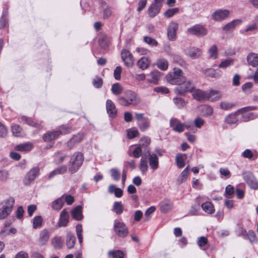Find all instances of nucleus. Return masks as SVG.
<instances>
[{
	"instance_id": "obj_57",
	"label": "nucleus",
	"mask_w": 258,
	"mask_h": 258,
	"mask_svg": "<svg viewBox=\"0 0 258 258\" xmlns=\"http://www.w3.org/2000/svg\"><path fill=\"white\" fill-rule=\"evenodd\" d=\"M173 102L178 108H182L185 105L184 100L180 97L174 98Z\"/></svg>"
},
{
	"instance_id": "obj_22",
	"label": "nucleus",
	"mask_w": 258,
	"mask_h": 258,
	"mask_svg": "<svg viewBox=\"0 0 258 258\" xmlns=\"http://www.w3.org/2000/svg\"><path fill=\"white\" fill-rule=\"evenodd\" d=\"M246 60L249 65L253 67H258V54L249 53L247 56Z\"/></svg>"
},
{
	"instance_id": "obj_41",
	"label": "nucleus",
	"mask_w": 258,
	"mask_h": 258,
	"mask_svg": "<svg viewBox=\"0 0 258 258\" xmlns=\"http://www.w3.org/2000/svg\"><path fill=\"white\" fill-rule=\"evenodd\" d=\"M156 65L159 69L165 71L168 69V62L165 59L161 58L157 60Z\"/></svg>"
},
{
	"instance_id": "obj_55",
	"label": "nucleus",
	"mask_w": 258,
	"mask_h": 258,
	"mask_svg": "<svg viewBox=\"0 0 258 258\" xmlns=\"http://www.w3.org/2000/svg\"><path fill=\"white\" fill-rule=\"evenodd\" d=\"M9 177L8 171L4 169H0V181L6 182Z\"/></svg>"
},
{
	"instance_id": "obj_7",
	"label": "nucleus",
	"mask_w": 258,
	"mask_h": 258,
	"mask_svg": "<svg viewBox=\"0 0 258 258\" xmlns=\"http://www.w3.org/2000/svg\"><path fill=\"white\" fill-rule=\"evenodd\" d=\"M191 93L193 98L199 101H207L211 95L217 93V92L215 91H212L211 93H208V92L198 89H194Z\"/></svg>"
},
{
	"instance_id": "obj_11",
	"label": "nucleus",
	"mask_w": 258,
	"mask_h": 258,
	"mask_svg": "<svg viewBox=\"0 0 258 258\" xmlns=\"http://www.w3.org/2000/svg\"><path fill=\"white\" fill-rule=\"evenodd\" d=\"M187 32L191 35L201 37L207 35V30L201 25H195L188 28Z\"/></svg>"
},
{
	"instance_id": "obj_53",
	"label": "nucleus",
	"mask_w": 258,
	"mask_h": 258,
	"mask_svg": "<svg viewBox=\"0 0 258 258\" xmlns=\"http://www.w3.org/2000/svg\"><path fill=\"white\" fill-rule=\"evenodd\" d=\"M76 230L77 235L78 238L79 242L80 243H82L83 242V235H82V226L81 224H78L76 227Z\"/></svg>"
},
{
	"instance_id": "obj_58",
	"label": "nucleus",
	"mask_w": 258,
	"mask_h": 258,
	"mask_svg": "<svg viewBox=\"0 0 258 258\" xmlns=\"http://www.w3.org/2000/svg\"><path fill=\"white\" fill-rule=\"evenodd\" d=\"M110 173L112 178L116 181L119 180L120 177V173L116 168H112L110 169Z\"/></svg>"
},
{
	"instance_id": "obj_63",
	"label": "nucleus",
	"mask_w": 258,
	"mask_h": 258,
	"mask_svg": "<svg viewBox=\"0 0 258 258\" xmlns=\"http://www.w3.org/2000/svg\"><path fill=\"white\" fill-rule=\"evenodd\" d=\"M186 128L189 131L195 133L197 132V129L195 124L192 123L185 122L184 123V128Z\"/></svg>"
},
{
	"instance_id": "obj_1",
	"label": "nucleus",
	"mask_w": 258,
	"mask_h": 258,
	"mask_svg": "<svg viewBox=\"0 0 258 258\" xmlns=\"http://www.w3.org/2000/svg\"><path fill=\"white\" fill-rule=\"evenodd\" d=\"M125 97H119L117 99L118 103L123 106L136 105L140 102V98L136 92L128 90L125 92Z\"/></svg>"
},
{
	"instance_id": "obj_16",
	"label": "nucleus",
	"mask_w": 258,
	"mask_h": 258,
	"mask_svg": "<svg viewBox=\"0 0 258 258\" xmlns=\"http://www.w3.org/2000/svg\"><path fill=\"white\" fill-rule=\"evenodd\" d=\"M170 126L175 132L181 133L184 131V123L175 118H172L170 119Z\"/></svg>"
},
{
	"instance_id": "obj_56",
	"label": "nucleus",
	"mask_w": 258,
	"mask_h": 258,
	"mask_svg": "<svg viewBox=\"0 0 258 258\" xmlns=\"http://www.w3.org/2000/svg\"><path fill=\"white\" fill-rule=\"evenodd\" d=\"M179 9L178 8H175L172 9H169L167 10L164 13V16L167 18H170L174 15L175 14L178 13Z\"/></svg>"
},
{
	"instance_id": "obj_4",
	"label": "nucleus",
	"mask_w": 258,
	"mask_h": 258,
	"mask_svg": "<svg viewBox=\"0 0 258 258\" xmlns=\"http://www.w3.org/2000/svg\"><path fill=\"white\" fill-rule=\"evenodd\" d=\"M84 156L81 152L75 153L71 157L70 161L69 171L73 174L76 172L82 165Z\"/></svg>"
},
{
	"instance_id": "obj_21",
	"label": "nucleus",
	"mask_w": 258,
	"mask_h": 258,
	"mask_svg": "<svg viewBox=\"0 0 258 258\" xmlns=\"http://www.w3.org/2000/svg\"><path fill=\"white\" fill-rule=\"evenodd\" d=\"M147 153L149 155V162L151 168L153 170L157 169L159 166L158 157L155 154H150L149 150L147 151Z\"/></svg>"
},
{
	"instance_id": "obj_24",
	"label": "nucleus",
	"mask_w": 258,
	"mask_h": 258,
	"mask_svg": "<svg viewBox=\"0 0 258 258\" xmlns=\"http://www.w3.org/2000/svg\"><path fill=\"white\" fill-rule=\"evenodd\" d=\"M238 116L239 114L237 111L227 115L225 118V121L229 124H235L240 120Z\"/></svg>"
},
{
	"instance_id": "obj_38",
	"label": "nucleus",
	"mask_w": 258,
	"mask_h": 258,
	"mask_svg": "<svg viewBox=\"0 0 258 258\" xmlns=\"http://www.w3.org/2000/svg\"><path fill=\"white\" fill-rule=\"evenodd\" d=\"M123 205L121 202H115L113 204V211L118 215H120L123 211Z\"/></svg>"
},
{
	"instance_id": "obj_40",
	"label": "nucleus",
	"mask_w": 258,
	"mask_h": 258,
	"mask_svg": "<svg viewBox=\"0 0 258 258\" xmlns=\"http://www.w3.org/2000/svg\"><path fill=\"white\" fill-rule=\"evenodd\" d=\"M51 244L54 248L60 249L63 245V241L60 237H55L52 239Z\"/></svg>"
},
{
	"instance_id": "obj_12",
	"label": "nucleus",
	"mask_w": 258,
	"mask_h": 258,
	"mask_svg": "<svg viewBox=\"0 0 258 258\" xmlns=\"http://www.w3.org/2000/svg\"><path fill=\"white\" fill-rule=\"evenodd\" d=\"M178 29V24L176 22H171L167 28V36L170 41H174L176 39L177 31Z\"/></svg>"
},
{
	"instance_id": "obj_8",
	"label": "nucleus",
	"mask_w": 258,
	"mask_h": 258,
	"mask_svg": "<svg viewBox=\"0 0 258 258\" xmlns=\"http://www.w3.org/2000/svg\"><path fill=\"white\" fill-rule=\"evenodd\" d=\"M255 109V107L248 106L242 108L237 110L239 115H241L242 117L240 120L247 121L249 120L254 119L255 118L254 114L252 112H250V111L254 110Z\"/></svg>"
},
{
	"instance_id": "obj_14",
	"label": "nucleus",
	"mask_w": 258,
	"mask_h": 258,
	"mask_svg": "<svg viewBox=\"0 0 258 258\" xmlns=\"http://www.w3.org/2000/svg\"><path fill=\"white\" fill-rule=\"evenodd\" d=\"M40 169L38 167L32 168L27 174L25 178V183L28 184L33 181L39 174Z\"/></svg>"
},
{
	"instance_id": "obj_18",
	"label": "nucleus",
	"mask_w": 258,
	"mask_h": 258,
	"mask_svg": "<svg viewBox=\"0 0 258 258\" xmlns=\"http://www.w3.org/2000/svg\"><path fill=\"white\" fill-rule=\"evenodd\" d=\"M69 221V214L65 209L63 210L59 215V218L58 222V226L59 227H66L67 226Z\"/></svg>"
},
{
	"instance_id": "obj_48",
	"label": "nucleus",
	"mask_w": 258,
	"mask_h": 258,
	"mask_svg": "<svg viewBox=\"0 0 258 258\" xmlns=\"http://www.w3.org/2000/svg\"><path fill=\"white\" fill-rule=\"evenodd\" d=\"M11 130L13 134L17 137L21 136L22 135V129L20 125L17 124H12L11 125Z\"/></svg>"
},
{
	"instance_id": "obj_35",
	"label": "nucleus",
	"mask_w": 258,
	"mask_h": 258,
	"mask_svg": "<svg viewBox=\"0 0 258 258\" xmlns=\"http://www.w3.org/2000/svg\"><path fill=\"white\" fill-rule=\"evenodd\" d=\"M150 76L151 79L149 80V82L156 84L159 79L162 77V74L158 71H154L150 73Z\"/></svg>"
},
{
	"instance_id": "obj_39",
	"label": "nucleus",
	"mask_w": 258,
	"mask_h": 258,
	"mask_svg": "<svg viewBox=\"0 0 258 258\" xmlns=\"http://www.w3.org/2000/svg\"><path fill=\"white\" fill-rule=\"evenodd\" d=\"M111 92L115 95H118L122 92L123 88L118 83H116L112 85Z\"/></svg>"
},
{
	"instance_id": "obj_52",
	"label": "nucleus",
	"mask_w": 258,
	"mask_h": 258,
	"mask_svg": "<svg viewBox=\"0 0 258 258\" xmlns=\"http://www.w3.org/2000/svg\"><path fill=\"white\" fill-rule=\"evenodd\" d=\"M235 104L232 102L222 101L220 103V107L223 110H229L234 106Z\"/></svg>"
},
{
	"instance_id": "obj_6",
	"label": "nucleus",
	"mask_w": 258,
	"mask_h": 258,
	"mask_svg": "<svg viewBox=\"0 0 258 258\" xmlns=\"http://www.w3.org/2000/svg\"><path fill=\"white\" fill-rule=\"evenodd\" d=\"M70 128L65 125H62L59 130L49 132L45 134L43 139L45 142H50L52 140H55L61 134H67L69 132Z\"/></svg>"
},
{
	"instance_id": "obj_13",
	"label": "nucleus",
	"mask_w": 258,
	"mask_h": 258,
	"mask_svg": "<svg viewBox=\"0 0 258 258\" xmlns=\"http://www.w3.org/2000/svg\"><path fill=\"white\" fill-rule=\"evenodd\" d=\"M229 14L230 12L227 10L219 9L212 14V18L215 21H221L226 19Z\"/></svg>"
},
{
	"instance_id": "obj_43",
	"label": "nucleus",
	"mask_w": 258,
	"mask_h": 258,
	"mask_svg": "<svg viewBox=\"0 0 258 258\" xmlns=\"http://www.w3.org/2000/svg\"><path fill=\"white\" fill-rule=\"evenodd\" d=\"M202 112L204 116H209L213 114V109L210 105H205L202 106Z\"/></svg>"
},
{
	"instance_id": "obj_37",
	"label": "nucleus",
	"mask_w": 258,
	"mask_h": 258,
	"mask_svg": "<svg viewBox=\"0 0 258 258\" xmlns=\"http://www.w3.org/2000/svg\"><path fill=\"white\" fill-rule=\"evenodd\" d=\"M150 64L148 59L145 57H142L137 62V66L142 70L147 69Z\"/></svg>"
},
{
	"instance_id": "obj_34",
	"label": "nucleus",
	"mask_w": 258,
	"mask_h": 258,
	"mask_svg": "<svg viewBox=\"0 0 258 258\" xmlns=\"http://www.w3.org/2000/svg\"><path fill=\"white\" fill-rule=\"evenodd\" d=\"M202 208L206 213L208 214H213L215 212L214 205L211 202H207L202 204Z\"/></svg>"
},
{
	"instance_id": "obj_51",
	"label": "nucleus",
	"mask_w": 258,
	"mask_h": 258,
	"mask_svg": "<svg viewBox=\"0 0 258 258\" xmlns=\"http://www.w3.org/2000/svg\"><path fill=\"white\" fill-rule=\"evenodd\" d=\"M108 254L113 258H124V253L120 250L109 251Z\"/></svg>"
},
{
	"instance_id": "obj_29",
	"label": "nucleus",
	"mask_w": 258,
	"mask_h": 258,
	"mask_svg": "<svg viewBox=\"0 0 258 258\" xmlns=\"http://www.w3.org/2000/svg\"><path fill=\"white\" fill-rule=\"evenodd\" d=\"M64 202V196L54 200L52 204L51 207L52 209L55 211L60 210L63 207Z\"/></svg>"
},
{
	"instance_id": "obj_50",
	"label": "nucleus",
	"mask_w": 258,
	"mask_h": 258,
	"mask_svg": "<svg viewBox=\"0 0 258 258\" xmlns=\"http://www.w3.org/2000/svg\"><path fill=\"white\" fill-rule=\"evenodd\" d=\"M99 43L101 47L105 49L108 47L109 45V41L107 39V37L106 36H103L99 38Z\"/></svg>"
},
{
	"instance_id": "obj_20",
	"label": "nucleus",
	"mask_w": 258,
	"mask_h": 258,
	"mask_svg": "<svg viewBox=\"0 0 258 258\" xmlns=\"http://www.w3.org/2000/svg\"><path fill=\"white\" fill-rule=\"evenodd\" d=\"M161 212L166 213L171 211L173 208L172 203L168 199H164L159 204Z\"/></svg>"
},
{
	"instance_id": "obj_31",
	"label": "nucleus",
	"mask_w": 258,
	"mask_h": 258,
	"mask_svg": "<svg viewBox=\"0 0 258 258\" xmlns=\"http://www.w3.org/2000/svg\"><path fill=\"white\" fill-rule=\"evenodd\" d=\"M32 145L29 143L21 144L15 146L14 149L16 151L27 152L32 149Z\"/></svg>"
},
{
	"instance_id": "obj_64",
	"label": "nucleus",
	"mask_w": 258,
	"mask_h": 258,
	"mask_svg": "<svg viewBox=\"0 0 258 258\" xmlns=\"http://www.w3.org/2000/svg\"><path fill=\"white\" fill-rule=\"evenodd\" d=\"M122 68L120 66L116 67L114 70L113 75L114 77L116 80H119L121 78V73Z\"/></svg>"
},
{
	"instance_id": "obj_44",
	"label": "nucleus",
	"mask_w": 258,
	"mask_h": 258,
	"mask_svg": "<svg viewBox=\"0 0 258 258\" xmlns=\"http://www.w3.org/2000/svg\"><path fill=\"white\" fill-rule=\"evenodd\" d=\"M217 47L216 45L212 46L208 50L209 56L213 59H215L217 58Z\"/></svg>"
},
{
	"instance_id": "obj_47",
	"label": "nucleus",
	"mask_w": 258,
	"mask_h": 258,
	"mask_svg": "<svg viewBox=\"0 0 258 258\" xmlns=\"http://www.w3.org/2000/svg\"><path fill=\"white\" fill-rule=\"evenodd\" d=\"M143 40L145 43L151 46L156 47L158 44L157 41L155 39L147 36L144 37Z\"/></svg>"
},
{
	"instance_id": "obj_33",
	"label": "nucleus",
	"mask_w": 258,
	"mask_h": 258,
	"mask_svg": "<svg viewBox=\"0 0 258 258\" xmlns=\"http://www.w3.org/2000/svg\"><path fill=\"white\" fill-rule=\"evenodd\" d=\"M76 242V237L75 235L72 233H68L67 235L66 244L68 248H72L74 247Z\"/></svg>"
},
{
	"instance_id": "obj_46",
	"label": "nucleus",
	"mask_w": 258,
	"mask_h": 258,
	"mask_svg": "<svg viewBox=\"0 0 258 258\" xmlns=\"http://www.w3.org/2000/svg\"><path fill=\"white\" fill-rule=\"evenodd\" d=\"M138 124L141 130L144 131L149 127L150 122L149 118H146L138 123Z\"/></svg>"
},
{
	"instance_id": "obj_23",
	"label": "nucleus",
	"mask_w": 258,
	"mask_h": 258,
	"mask_svg": "<svg viewBox=\"0 0 258 258\" xmlns=\"http://www.w3.org/2000/svg\"><path fill=\"white\" fill-rule=\"evenodd\" d=\"M100 10L104 19L109 18L112 14L110 7L105 2L101 3Z\"/></svg>"
},
{
	"instance_id": "obj_17",
	"label": "nucleus",
	"mask_w": 258,
	"mask_h": 258,
	"mask_svg": "<svg viewBox=\"0 0 258 258\" xmlns=\"http://www.w3.org/2000/svg\"><path fill=\"white\" fill-rule=\"evenodd\" d=\"M106 108L109 116L114 118L117 115V109L114 103L110 99H107L106 102Z\"/></svg>"
},
{
	"instance_id": "obj_19",
	"label": "nucleus",
	"mask_w": 258,
	"mask_h": 258,
	"mask_svg": "<svg viewBox=\"0 0 258 258\" xmlns=\"http://www.w3.org/2000/svg\"><path fill=\"white\" fill-rule=\"evenodd\" d=\"M49 232L45 229L40 232L39 236L38 239V244L40 246L45 245L49 239Z\"/></svg>"
},
{
	"instance_id": "obj_25",
	"label": "nucleus",
	"mask_w": 258,
	"mask_h": 258,
	"mask_svg": "<svg viewBox=\"0 0 258 258\" xmlns=\"http://www.w3.org/2000/svg\"><path fill=\"white\" fill-rule=\"evenodd\" d=\"M204 74L206 76L211 78H219L222 75V72L219 69L209 68L204 71Z\"/></svg>"
},
{
	"instance_id": "obj_30",
	"label": "nucleus",
	"mask_w": 258,
	"mask_h": 258,
	"mask_svg": "<svg viewBox=\"0 0 258 258\" xmlns=\"http://www.w3.org/2000/svg\"><path fill=\"white\" fill-rule=\"evenodd\" d=\"M83 139V135L78 134L74 136L68 142V146L70 149L80 143Z\"/></svg>"
},
{
	"instance_id": "obj_36",
	"label": "nucleus",
	"mask_w": 258,
	"mask_h": 258,
	"mask_svg": "<svg viewBox=\"0 0 258 258\" xmlns=\"http://www.w3.org/2000/svg\"><path fill=\"white\" fill-rule=\"evenodd\" d=\"M139 168L143 175L146 173L148 169V165L145 157H142L141 159Z\"/></svg>"
},
{
	"instance_id": "obj_10",
	"label": "nucleus",
	"mask_w": 258,
	"mask_h": 258,
	"mask_svg": "<svg viewBox=\"0 0 258 258\" xmlns=\"http://www.w3.org/2000/svg\"><path fill=\"white\" fill-rule=\"evenodd\" d=\"M121 58L124 64L131 68L134 66V59L132 53L127 49H123L121 52Z\"/></svg>"
},
{
	"instance_id": "obj_59",
	"label": "nucleus",
	"mask_w": 258,
	"mask_h": 258,
	"mask_svg": "<svg viewBox=\"0 0 258 258\" xmlns=\"http://www.w3.org/2000/svg\"><path fill=\"white\" fill-rule=\"evenodd\" d=\"M143 147L138 145L133 151V156L134 157L138 158L140 157L142 154Z\"/></svg>"
},
{
	"instance_id": "obj_45",
	"label": "nucleus",
	"mask_w": 258,
	"mask_h": 258,
	"mask_svg": "<svg viewBox=\"0 0 258 258\" xmlns=\"http://www.w3.org/2000/svg\"><path fill=\"white\" fill-rule=\"evenodd\" d=\"M43 219L40 216H35L33 219V227L34 229H37L41 227L42 225Z\"/></svg>"
},
{
	"instance_id": "obj_9",
	"label": "nucleus",
	"mask_w": 258,
	"mask_h": 258,
	"mask_svg": "<svg viewBox=\"0 0 258 258\" xmlns=\"http://www.w3.org/2000/svg\"><path fill=\"white\" fill-rule=\"evenodd\" d=\"M113 228L115 234L119 237L124 238L128 235L127 227L122 222L115 221Z\"/></svg>"
},
{
	"instance_id": "obj_26",
	"label": "nucleus",
	"mask_w": 258,
	"mask_h": 258,
	"mask_svg": "<svg viewBox=\"0 0 258 258\" xmlns=\"http://www.w3.org/2000/svg\"><path fill=\"white\" fill-rule=\"evenodd\" d=\"M161 9L160 6L152 3L148 8V14L150 17L153 18L159 14Z\"/></svg>"
},
{
	"instance_id": "obj_32",
	"label": "nucleus",
	"mask_w": 258,
	"mask_h": 258,
	"mask_svg": "<svg viewBox=\"0 0 258 258\" xmlns=\"http://www.w3.org/2000/svg\"><path fill=\"white\" fill-rule=\"evenodd\" d=\"M241 23V20L240 19H235L231 22L227 23L223 27V30L225 31H230L234 29L235 27L239 25Z\"/></svg>"
},
{
	"instance_id": "obj_3",
	"label": "nucleus",
	"mask_w": 258,
	"mask_h": 258,
	"mask_svg": "<svg viewBox=\"0 0 258 258\" xmlns=\"http://www.w3.org/2000/svg\"><path fill=\"white\" fill-rule=\"evenodd\" d=\"M14 203V199L10 197L0 204V219H5L12 213Z\"/></svg>"
},
{
	"instance_id": "obj_28",
	"label": "nucleus",
	"mask_w": 258,
	"mask_h": 258,
	"mask_svg": "<svg viewBox=\"0 0 258 258\" xmlns=\"http://www.w3.org/2000/svg\"><path fill=\"white\" fill-rule=\"evenodd\" d=\"M187 158V156L185 154L178 153L176 156V163L177 166L179 168H183L185 166V161Z\"/></svg>"
},
{
	"instance_id": "obj_2",
	"label": "nucleus",
	"mask_w": 258,
	"mask_h": 258,
	"mask_svg": "<svg viewBox=\"0 0 258 258\" xmlns=\"http://www.w3.org/2000/svg\"><path fill=\"white\" fill-rule=\"evenodd\" d=\"M166 78L168 83L177 86L186 80L182 70L176 68H174L172 72L168 73Z\"/></svg>"
},
{
	"instance_id": "obj_49",
	"label": "nucleus",
	"mask_w": 258,
	"mask_h": 258,
	"mask_svg": "<svg viewBox=\"0 0 258 258\" xmlns=\"http://www.w3.org/2000/svg\"><path fill=\"white\" fill-rule=\"evenodd\" d=\"M212 91L217 92V93H215L214 95H211L210 96V97L208 98V100L212 101V102H214V101H218L221 98L222 94L219 91L215 90H211L209 92H208L211 93Z\"/></svg>"
},
{
	"instance_id": "obj_61",
	"label": "nucleus",
	"mask_w": 258,
	"mask_h": 258,
	"mask_svg": "<svg viewBox=\"0 0 258 258\" xmlns=\"http://www.w3.org/2000/svg\"><path fill=\"white\" fill-rule=\"evenodd\" d=\"M66 157L67 156L65 154L57 153V154L55 155L54 161L56 164H60L63 161Z\"/></svg>"
},
{
	"instance_id": "obj_62",
	"label": "nucleus",
	"mask_w": 258,
	"mask_h": 258,
	"mask_svg": "<svg viewBox=\"0 0 258 258\" xmlns=\"http://www.w3.org/2000/svg\"><path fill=\"white\" fill-rule=\"evenodd\" d=\"M205 121L202 118L198 117L194 120V123L196 128H200L205 124Z\"/></svg>"
},
{
	"instance_id": "obj_60",
	"label": "nucleus",
	"mask_w": 258,
	"mask_h": 258,
	"mask_svg": "<svg viewBox=\"0 0 258 258\" xmlns=\"http://www.w3.org/2000/svg\"><path fill=\"white\" fill-rule=\"evenodd\" d=\"M242 177L244 181L248 183L251 179H253L254 175L250 172L245 171L242 173Z\"/></svg>"
},
{
	"instance_id": "obj_54",
	"label": "nucleus",
	"mask_w": 258,
	"mask_h": 258,
	"mask_svg": "<svg viewBox=\"0 0 258 258\" xmlns=\"http://www.w3.org/2000/svg\"><path fill=\"white\" fill-rule=\"evenodd\" d=\"M234 59L231 58L227 59L222 61L218 66L220 68H226L233 64Z\"/></svg>"
},
{
	"instance_id": "obj_42",
	"label": "nucleus",
	"mask_w": 258,
	"mask_h": 258,
	"mask_svg": "<svg viewBox=\"0 0 258 258\" xmlns=\"http://www.w3.org/2000/svg\"><path fill=\"white\" fill-rule=\"evenodd\" d=\"M21 120L22 121L25 122L26 123L28 124L29 125L33 126L36 128H39L40 124H39L37 122H35L34 121L32 120L30 118L27 117L25 116H22L21 117Z\"/></svg>"
},
{
	"instance_id": "obj_5",
	"label": "nucleus",
	"mask_w": 258,
	"mask_h": 258,
	"mask_svg": "<svg viewBox=\"0 0 258 258\" xmlns=\"http://www.w3.org/2000/svg\"><path fill=\"white\" fill-rule=\"evenodd\" d=\"M195 89L194 83L190 81L186 80L180 84H178L174 89L176 94L180 95H184L186 93L192 92Z\"/></svg>"
},
{
	"instance_id": "obj_15",
	"label": "nucleus",
	"mask_w": 258,
	"mask_h": 258,
	"mask_svg": "<svg viewBox=\"0 0 258 258\" xmlns=\"http://www.w3.org/2000/svg\"><path fill=\"white\" fill-rule=\"evenodd\" d=\"M184 53L192 59H196L202 55V50L197 47H190L184 50Z\"/></svg>"
},
{
	"instance_id": "obj_27",
	"label": "nucleus",
	"mask_w": 258,
	"mask_h": 258,
	"mask_svg": "<svg viewBox=\"0 0 258 258\" xmlns=\"http://www.w3.org/2000/svg\"><path fill=\"white\" fill-rule=\"evenodd\" d=\"M72 217L76 220H81L83 219L82 207L78 206L71 212Z\"/></svg>"
}]
</instances>
